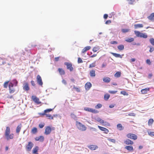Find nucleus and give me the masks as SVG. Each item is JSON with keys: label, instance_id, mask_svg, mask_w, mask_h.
<instances>
[{"label": "nucleus", "instance_id": "nucleus-30", "mask_svg": "<svg viewBox=\"0 0 154 154\" xmlns=\"http://www.w3.org/2000/svg\"><path fill=\"white\" fill-rule=\"evenodd\" d=\"M58 71L61 75H63L65 74V72L62 69L59 68L58 69Z\"/></svg>", "mask_w": 154, "mask_h": 154}, {"label": "nucleus", "instance_id": "nucleus-22", "mask_svg": "<svg viewBox=\"0 0 154 154\" xmlns=\"http://www.w3.org/2000/svg\"><path fill=\"white\" fill-rule=\"evenodd\" d=\"M91 48L90 46H88L85 47L82 50V53H85L88 50H89Z\"/></svg>", "mask_w": 154, "mask_h": 154}, {"label": "nucleus", "instance_id": "nucleus-37", "mask_svg": "<svg viewBox=\"0 0 154 154\" xmlns=\"http://www.w3.org/2000/svg\"><path fill=\"white\" fill-rule=\"evenodd\" d=\"M122 32L123 33H126L130 31L129 29H122L121 30Z\"/></svg>", "mask_w": 154, "mask_h": 154}, {"label": "nucleus", "instance_id": "nucleus-12", "mask_svg": "<svg viewBox=\"0 0 154 154\" xmlns=\"http://www.w3.org/2000/svg\"><path fill=\"white\" fill-rule=\"evenodd\" d=\"M98 127L100 130L104 131V132L106 134H107L109 132V130L108 129L106 128L101 127L99 125L98 126Z\"/></svg>", "mask_w": 154, "mask_h": 154}, {"label": "nucleus", "instance_id": "nucleus-58", "mask_svg": "<svg viewBox=\"0 0 154 154\" xmlns=\"http://www.w3.org/2000/svg\"><path fill=\"white\" fill-rule=\"evenodd\" d=\"M110 43L112 44H116L118 43V42L116 41H113L111 42Z\"/></svg>", "mask_w": 154, "mask_h": 154}, {"label": "nucleus", "instance_id": "nucleus-42", "mask_svg": "<svg viewBox=\"0 0 154 154\" xmlns=\"http://www.w3.org/2000/svg\"><path fill=\"white\" fill-rule=\"evenodd\" d=\"M8 81L5 82L3 86L5 88H7L8 86Z\"/></svg>", "mask_w": 154, "mask_h": 154}, {"label": "nucleus", "instance_id": "nucleus-33", "mask_svg": "<svg viewBox=\"0 0 154 154\" xmlns=\"http://www.w3.org/2000/svg\"><path fill=\"white\" fill-rule=\"evenodd\" d=\"M70 116L71 118H72L73 119L75 120H76L77 119V117L76 115H75L73 113H71L70 114Z\"/></svg>", "mask_w": 154, "mask_h": 154}, {"label": "nucleus", "instance_id": "nucleus-26", "mask_svg": "<svg viewBox=\"0 0 154 154\" xmlns=\"http://www.w3.org/2000/svg\"><path fill=\"white\" fill-rule=\"evenodd\" d=\"M125 148L127 150L130 151L133 150V147L132 146H126L125 147Z\"/></svg>", "mask_w": 154, "mask_h": 154}, {"label": "nucleus", "instance_id": "nucleus-32", "mask_svg": "<svg viewBox=\"0 0 154 154\" xmlns=\"http://www.w3.org/2000/svg\"><path fill=\"white\" fill-rule=\"evenodd\" d=\"M110 95L107 94H106L104 96V99L106 100H107L109 98Z\"/></svg>", "mask_w": 154, "mask_h": 154}, {"label": "nucleus", "instance_id": "nucleus-46", "mask_svg": "<svg viewBox=\"0 0 154 154\" xmlns=\"http://www.w3.org/2000/svg\"><path fill=\"white\" fill-rule=\"evenodd\" d=\"M91 112L94 113H97L99 112V111L97 110L92 109Z\"/></svg>", "mask_w": 154, "mask_h": 154}, {"label": "nucleus", "instance_id": "nucleus-25", "mask_svg": "<svg viewBox=\"0 0 154 154\" xmlns=\"http://www.w3.org/2000/svg\"><path fill=\"white\" fill-rule=\"evenodd\" d=\"M21 126L22 125L21 124H20L17 126L16 130V133H19L20 132L21 129Z\"/></svg>", "mask_w": 154, "mask_h": 154}, {"label": "nucleus", "instance_id": "nucleus-47", "mask_svg": "<svg viewBox=\"0 0 154 154\" xmlns=\"http://www.w3.org/2000/svg\"><path fill=\"white\" fill-rule=\"evenodd\" d=\"M52 109H47L46 110H45L44 111V112L46 113L47 112H49L51 111L52 110Z\"/></svg>", "mask_w": 154, "mask_h": 154}, {"label": "nucleus", "instance_id": "nucleus-38", "mask_svg": "<svg viewBox=\"0 0 154 154\" xmlns=\"http://www.w3.org/2000/svg\"><path fill=\"white\" fill-rule=\"evenodd\" d=\"M84 109L85 111L91 112L92 108H91L88 107H85L84 108Z\"/></svg>", "mask_w": 154, "mask_h": 154}, {"label": "nucleus", "instance_id": "nucleus-39", "mask_svg": "<svg viewBox=\"0 0 154 154\" xmlns=\"http://www.w3.org/2000/svg\"><path fill=\"white\" fill-rule=\"evenodd\" d=\"M46 116L47 117H48V119H53V116H51L50 114H46Z\"/></svg>", "mask_w": 154, "mask_h": 154}, {"label": "nucleus", "instance_id": "nucleus-62", "mask_svg": "<svg viewBox=\"0 0 154 154\" xmlns=\"http://www.w3.org/2000/svg\"><path fill=\"white\" fill-rule=\"evenodd\" d=\"M31 83L32 86H34L35 85V84L34 81L32 80L31 81Z\"/></svg>", "mask_w": 154, "mask_h": 154}, {"label": "nucleus", "instance_id": "nucleus-23", "mask_svg": "<svg viewBox=\"0 0 154 154\" xmlns=\"http://www.w3.org/2000/svg\"><path fill=\"white\" fill-rule=\"evenodd\" d=\"M10 83H12V84L13 85V86H16L17 85L18 82L16 80L14 79Z\"/></svg>", "mask_w": 154, "mask_h": 154}, {"label": "nucleus", "instance_id": "nucleus-51", "mask_svg": "<svg viewBox=\"0 0 154 154\" xmlns=\"http://www.w3.org/2000/svg\"><path fill=\"white\" fill-rule=\"evenodd\" d=\"M78 62L79 63H81L83 62V61L81 58L79 57L78 58Z\"/></svg>", "mask_w": 154, "mask_h": 154}, {"label": "nucleus", "instance_id": "nucleus-20", "mask_svg": "<svg viewBox=\"0 0 154 154\" xmlns=\"http://www.w3.org/2000/svg\"><path fill=\"white\" fill-rule=\"evenodd\" d=\"M150 90L149 88H146L145 89H142L141 90V92L142 94H145L146 93Z\"/></svg>", "mask_w": 154, "mask_h": 154}, {"label": "nucleus", "instance_id": "nucleus-24", "mask_svg": "<svg viewBox=\"0 0 154 154\" xmlns=\"http://www.w3.org/2000/svg\"><path fill=\"white\" fill-rule=\"evenodd\" d=\"M111 54H112L113 56H115L116 57H120L121 58H122V56L120 54L115 53H113L112 52H111Z\"/></svg>", "mask_w": 154, "mask_h": 154}, {"label": "nucleus", "instance_id": "nucleus-16", "mask_svg": "<svg viewBox=\"0 0 154 154\" xmlns=\"http://www.w3.org/2000/svg\"><path fill=\"white\" fill-rule=\"evenodd\" d=\"M110 80V79L107 77H105L103 78V81L105 83H109Z\"/></svg>", "mask_w": 154, "mask_h": 154}, {"label": "nucleus", "instance_id": "nucleus-53", "mask_svg": "<svg viewBox=\"0 0 154 154\" xmlns=\"http://www.w3.org/2000/svg\"><path fill=\"white\" fill-rule=\"evenodd\" d=\"M7 60L8 61L10 60L11 61H12L13 60H14V59L12 58H11L10 57H8L7 58Z\"/></svg>", "mask_w": 154, "mask_h": 154}, {"label": "nucleus", "instance_id": "nucleus-31", "mask_svg": "<svg viewBox=\"0 0 154 154\" xmlns=\"http://www.w3.org/2000/svg\"><path fill=\"white\" fill-rule=\"evenodd\" d=\"M117 127L119 130H122L123 129V127L121 124H118L117 125Z\"/></svg>", "mask_w": 154, "mask_h": 154}, {"label": "nucleus", "instance_id": "nucleus-27", "mask_svg": "<svg viewBox=\"0 0 154 154\" xmlns=\"http://www.w3.org/2000/svg\"><path fill=\"white\" fill-rule=\"evenodd\" d=\"M90 75L91 77H94L95 76V71L93 70L91 71L90 72Z\"/></svg>", "mask_w": 154, "mask_h": 154}, {"label": "nucleus", "instance_id": "nucleus-40", "mask_svg": "<svg viewBox=\"0 0 154 154\" xmlns=\"http://www.w3.org/2000/svg\"><path fill=\"white\" fill-rule=\"evenodd\" d=\"M37 131V128H34L32 130V132L33 134H35Z\"/></svg>", "mask_w": 154, "mask_h": 154}, {"label": "nucleus", "instance_id": "nucleus-54", "mask_svg": "<svg viewBox=\"0 0 154 154\" xmlns=\"http://www.w3.org/2000/svg\"><path fill=\"white\" fill-rule=\"evenodd\" d=\"M149 47L150 48V50H149V51L150 52H152L154 50V48L153 47H152V46H150Z\"/></svg>", "mask_w": 154, "mask_h": 154}, {"label": "nucleus", "instance_id": "nucleus-21", "mask_svg": "<svg viewBox=\"0 0 154 154\" xmlns=\"http://www.w3.org/2000/svg\"><path fill=\"white\" fill-rule=\"evenodd\" d=\"M100 123L102 124V125L105 126H110V125L109 124V123L108 122L106 121H105L103 120L101 121V122H100Z\"/></svg>", "mask_w": 154, "mask_h": 154}, {"label": "nucleus", "instance_id": "nucleus-52", "mask_svg": "<svg viewBox=\"0 0 154 154\" xmlns=\"http://www.w3.org/2000/svg\"><path fill=\"white\" fill-rule=\"evenodd\" d=\"M39 138L40 139V141L43 142L44 140V137L43 136H40L39 137Z\"/></svg>", "mask_w": 154, "mask_h": 154}, {"label": "nucleus", "instance_id": "nucleus-35", "mask_svg": "<svg viewBox=\"0 0 154 154\" xmlns=\"http://www.w3.org/2000/svg\"><path fill=\"white\" fill-rule=\"evenodd\" d=\"M121 73L119 72H116L114 75V76L116 77H119L121 76Z\"/></svg>", "mask_w": 154, "mask_h": 154}, {"label": "nucleus", "instance_id": "nucleus-6", "mask_svg": "<svg viewBox=\"0 0 154 154\" xmlns=\"http://www.w3.org/2000/svg\"><path fill=\"white\" fill-rule=\"evenodd\" d=\"M34 146V144L32 142H29L28 143V144L26 147V149L28 151H30L31 150L32 148Z\"/></svg>", "mask_w": 154, "mask_h": 154}, {"label": "nucleus", "instance_id": "nucleus-56", "mask_svg": "<svg viewBox=\"0 0 154 154\" xmlns=\"http://www.w3.org/2000/svg\"><path fill=\"white\" fill-rule=\"evenodd\" d=\"M90 130H92L95 132H97V130L95 128L93 127H90Z\"/></svg>", "mask_w": 154, "mask_h": 154}, {"label": "nucleus", "instance_id": "nucleus-61", "mask_svg": "<svg viewBox=\"0 0 154 154\" xmlns=\"http://www.w3.org/2000/svg\"><path fill=\"white\" fill-rule=\"evenodd\" d=\"M98 50V48L96 47H94L93 49V51L94 52H97Z\"/></svg>", "mask_w": 154, "mask_h": 154}, {"label": "nucleus", "instance_id": "nucleus-36", "mask_svg": "<svg viewBox=\"0 0 154 154\" xmlns=\"http://www.w3.org/2000/svg\"><path fill=\"white\" fill-rule=\"evenodd\" d=\"M102 107V105L101 104L99 103L95 106V108L96 109H98L101 108Z\"/></svg>", "mask_w": 154, "mask_h": 154}, {"label": "nucleus", "instance_id": "nucleus-57", "mask_svg": "<svg viewBox=\"0 0 154 154\" xmlns=\"http://www.w3.org/2000/svg\"><path fill=\"white\" fill-rule=\"evenodd\" d=\"M146 63L147 64L150 65L151 64V62L149 59H147L146 60Z\"/></svg>", "mask_w": 154, "mask_h": 154}, {"label": "nucleus", "instance_id": "nucleus-59", "mask_svg": "<svg viewBox=\"0 0 154 154\" xmlns=\"http://www.w3.org/2000/svg\"><path fill=\"white\" fill-rule=\"evenodd\" d=\"M128 115L130 116H135V114L134 113H130L128 114Z\"/></svg>", "mask_w": 154, "mask_h": 154}, {"label": "nucleus", "instance_id": "nucleus-44", "mask_svg": "<svg viewBox=\"0 0 154 154\" xmlns=\"http://www.w3.org/2000/svg\"><path fill=\"white\" fill-rule=\"evenodd\" d=\"M121 94H123L124 95H128V94L127 93V92L125 91H121L120 92Z\"/></svg>", "mask_w": 154, "mask_h": 154}, {"label": "nucleus", "instance_id": "nucleus-1", "mask_svg": "<svg viewBox=\"0 0 154 154\" xmlns=\"http://www.w3.org/2000/svg\"><path fill=\"white\" fill-rule=\"evenodd\" d=\"M10 129L9 127H7L5 131V135L6 138L7 140L10 139H12L14 137V134H10Z\"/></svg>", "mask_w": 154, "mask_h": 154}, {"label": "nucleus", "instance_id": "nucleus-49", "mask_svg": "<svg viewBox=\"0 0 154 154\" xmlns=\"http://www.w3.org/2000/svg\"><path fill=\"white\" fill-rule=\"evenodd\" d=\"M45 124L44 123L39 124V127L40 128H42L45 126Z\"/></svg>", "mask_w": 154, "mask_h": 154}, {"label": "nucleus", "instance_id": "nucleus-64", "mask_svg": "<svg viewBox=\"0 0 154 154\" xmlns=\"http://www.w3.org/2000/svg\"><path fill=\"white\" fill-rule=\"evenodd\" d=\"M111 23V21L110 20H107L105 24H108L110 23Z\"/></svg>", "mask_w": 154, "mask_h": 154}, {"label": "nucleus", "instance_id": "nucleus-14", "mask_svg": "<svg viewBox=\"0 0 154 154\" xmlns=\"http://www.w3.org/2000/svg\"><path fill=\"white\" fill-rule=\"evenodd\" d=\"M147 18L151 21H154V13L151 14L149 16L147 17Z\"/></svg>", "mask_w": 154, "mask_h": 154}, {"label": "nucleus", "instance_id": "nucleus-3", "mask_svg": "<svg viewBox=\"0 0 154 154\" xmlns=\"http://www.w3.org/2000/svg\"><path fill=\"white\" fill-rule=\"evenodd\" d=\"M76 125L78 128L82 131H85L86 129V127L84 125L79 122L76 121Z\"/></svg>", "mask_w": 154, "mask_h": 154}, {"label": "nucleus", "instance_id": "nucleus-17", "mask_svg": "<svg viewBox=\"0 0 154 154\" xmlns=\"http://www.w3.org/2000/svg\"><path fill=\"white\" fill-rule=\"evenodd\" d=\"M134 38L132 37H129L126 38L125 41L127 42H133L134 41Z\"/></svg>", "mask_w": 154, "mask_h": 154}, {"label": "nucleus", "instance_id": "nucleus-2", "mask_svg": "<svg viewBox=\"0 0 154 154\" xmlns=\"http://www.w3.org/2000/svg\"><path fill=\"white\" fill-rule=\"evenodd\" d=\"M134 34L137 37L146 38H147V34L145 33H141L139 31L135 30L134 31Z\"/></svg>", "mask_w": 154, "mask_h": 154}, {"label": "nucleus", "instance_id": "nucleus-45", "mask_svg": "<svg viewBox=\"0 0 154 154\" xmlns=\"http://www.w3.org/2000/svg\"><path fill=\"white\" fill-rule=\"evenodd\" d=\"M108 140L113 143H115L116 142V140L114 139L110 138H108Z\"/></svg>", "mask_w": 154, "mask_h": 154}, {"label": "nucleus", "instance_id": "nucleus-55", "mask_svg": "<svg viewBox=\"0 0 154 154\" xmlns=\"http://www.w3.org/2000/svg\"><path fill=\"white\" fill-rule=\"evenodd\" d=\"M109 92L110 94H115L117 92V91H109Z\"/></svg>", "mask_w": 154, "mask_h": 154}, {"label": "nucleus", "instance_id": "nucleus-11", "mask_svg": "<svg viewBox=\"0 0 154 154\" xmlns=\"http://www.w3.org/2000/svg\"><path fill=\"white\" fill-rule=\"evenodd\" d=\"M23 89L25 91H28L29 90V85L27 83H25L23 84Z\"/></svg>", "mask_w": 154, "mask_h": 154}, {"label": "nucleus", "instance_id": "nucleus-19", "mask_svg": "<svg viewBox=\"0 0 154 154\" xmlns=\"http://www.w3.org/2000/svg\"><path fill=\"white\" fill-rule=\"evenodd\" d=\"M135 29H137L138 28H140L143 27V25L142 24H135L134 25Z\"/></svg>", "mask_w": 154, "mask_h": 154}, {"label": "nucleus", "instance_id": "nucleus-28", "mask_svg": "<svg viewBox=\"0 0 154 154\" xmlns=\"http://www.w3.org/2000/svg\"><path fill=\"white\" fill-rule=\"evenodd\" d=\"M118 48L120 51L123 50L124 48V45H121L118 46Z\"/></svg>", "mask_w": 154, "mask_h": 154}, {"label": "nucleus", "instance_id": "nucleus-9", "mask_svg": "<svg viewBox=\"0 0 154 154\" xmlns=\"http://www.w3.org/2000/svg\"><path fill=\"white\" fill-rule=\"evenodd\" d=\"M64 64L66 66L67 69L69 70L70 71H72L73 70V68L72 66V64L69 63L65 62Z\"/></svg>", "mask_w": 154, "mask_h": 154}, {"label": "nucleus", "instance_id": "nucleus-63", "mask_svg": "<svg viewBox=\"0 0 154 154\" xmlns=\"http://www.w3.org/2000/svg\"><path fill=\"white\" fill-rule=\"evenodd\" d=\"M136 60V59L134 58H131V60L130 61V62L131 63L132 62H134Z\"/></svg>", "mask_w": 154, "mask_h": 154}, {"label": "nucleus", "instance_id": "nucleus-34", "mask_svg": "<svg viewBox=\"0 0 154 154\" xmlns=\"http://www.w3.org/2000/svg\"><path fill=\"white\" fill-rule=\"evenodd\" d=\"M94 119L96 121H97L100 122H100H101V121H102V119H100V117H96L94 118Z\"/></svg>", "mask_w": 154, "mask_h": 154}, {"label": "nucleus", "instance_id": "nucleus-13", "mask_svg": "<svg viewBox=\"0 0 154 154\" xmlns=\"http://www.w3.org/2000/svg\"><path fill=\"white\" fill-rule=\"evenodd\" d=\"M92 86L91 83L89 82H87L85 85V89L87 90H88Z\"/></svg>", "mask_w": 154, "mask_h": 154}, {"label": "nucleus", "instance_id": "nucleus-8", "mask_svg": "<svg viewBox=\"0 0 154 154\" xmlns=\"http://www.w3.org/2000/svg\"><path fill=\"white\" fill-rule=\"evenodd\" d=\"M37 81L38 84L40 86H42L43 82L41 77L38 75L37 76Z\"/></svg>", "mask_w": 154, "mask_h": 154}, {"label": "nucleus", "instance_id": "nucleus-7", "mask_svg": "<svg viewBox=\"0 0 154 154\" xmlns=\"http://www.w3.org/2000/svg\"><path fill=\"white\" fill-rule=\"evenodd\" d=\"M52 130H53V129H51L50 127L49 126H47L45 129V134L47 135L50 134Z\"/></svg>", "mask_w": 154, "mask_h": 154}, {"label": "nucleus", "instance_id": "nucleus-29", "mask_svg": "<svg viewBox=\"0 0 154 154\" xmlns=\"http://www.w3.org/2000/svg\"><path fill=\"white\" fill-rule=\"evenodd\" d=\"M39 149V148L38 146H36L35 148L33 149L32 150L33 153H36L37 152Z\"/></svg>", "mask_w": 154, "mask_h": 154}, {"label": "nucleus", "instance_id": "nucleus-4", "mask_svg": "<svg viewBox=\"0 0 154 154\" xmlns=\"http://www.w3.org/2000/svg\"><path fill=\"white\" fill-rule=\"evenodd\" d=\"M127 137L131 139L136 140L137 138V136L135 134H133L129 133L127 135Z\"/></svg>", "mask_w": 154, "mask_h": 154}, {"label": "nucleus", "instance_id": "nucleus-41", "mask_svg": "<svg viewBox=\"0 0 154 154\" xmlns=\"http://www.w3.org/2000/svg\"><path fill=\"white\" fill-rule=\"evenodd\" d=\"M149 42L153 45H154V38H151L149 39Z\"/></svg>", "mask_w": 154, "mask_h": 154}, {"label": "nucleus", "instance_id": "nucleus-18", "mask_svg": "<svg viewBox=\"0 0 154 154\" xmlns=\"http://www.w3.org/2000/svg\"><path fill=\"white\" fill-rule=\"evenodd\" d=\"M88 147L91 150H94L98 148V147L97 145H91Z\"/></svg>", "mask_w": 154, "mask_h": 154}, {"label": "nucleus", "instance_id": "nucleus-10", "mask_svg": "<svg viewBox=\"0 0 154 154\" xmlns=\"http://www.w3.org/2000/svg\"><path fill=\"white\" fill-rule=\"evenodd\" d=\"M32 99L37 104H38L41 103V102L39 101V99L35 96H32Z\"/></svg>", "mask_w": 154, "mask_h": 154}, {"label": "nucleus", "instance_id": "nucleus-15", "mask_svg": "<svg viewBox=\"0 0 154 154\" xmlns=\"http://www.w3.org/2000/svg\"><path fill=\"white\" fill-rule=\"evenodd\" d=\"M124 143L127 145H132L134 143V142L133 141H131V140L127 139L126 140L124 141Z\"/></svg>", "mask_w": 154, "mask_h": 154}, {"label": "nucleus", "instance_id": "nucleus-60", "mask_svg": "<svg viewBox=\"0 0 154 154\" xmlns=\"http://www.w3.org/2000/svg\"><path fill=\"white\" fill-rule=\"evenodd\" d=\"M62 82L63 84H64L65 85H66L67 84V82L66 81L63 79V80H62Z\"/></svg>", "mask_w": 154, "mask_h": 154}, {"label": "nucleus", "instance_id": "nucleus-43", "mask_svg": "<svg viewBox=\"0 0 154 154\" xmlns=\"http://www.w3.org/2000/svg\"><path fill=\"white\" fill-rule=\"evenodd\" d=\"M153 122V120L152 119H150L148 121V125H151Z\"/></svg>", "mask_w": 154, "mask_h": 154}, {"label": "nucleus", "instance_id": "nucleus-48", "mask_svg": "<svg viewBox=\"0 0 154 154\" xmlns=\"http://www.w3.org/2000/svg\"><path fill=\"white\" fill-rule=\"evenodd\" d=\"M95 66V63L94 62V63H92L91 64L89 65V68H92V67H94Z\"/></svg>", "mask_w": 154, "mask_h": 154}, {"label": "nucleus", "instance_id": "nucleus-5", "mask_svg": "<svg viewBox=\"0 0 154 154\" xmlns=\"http://www.w3.org/2000/svg\"><path fill=\"white\" fill-rule=\"evenodd\" d=\"M13 85L11 83H9L8 84V87L9 93L10 94L14 93L15 91V89L14 88Z\"/></svg>", "mask_w": 154, "mask_h": 154}, {"label": "nucleus", "instance_id": "nucleus-50", "mask_svg": "<svg viewBox=\"0 0 154 154\" xmlns=\"http://www.w3.org/2000/svg\"><path fill=\"white\" fill-rule=\"evenodd\" d=\"M148 134L151 136H154V132L148 131Z\"/></svg>", "mask_w": 154, "mask_h": 154}]
</instances>
